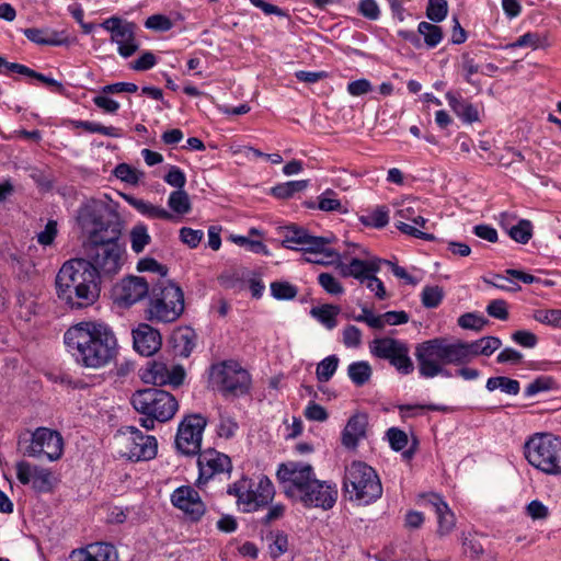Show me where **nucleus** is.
Returning <instances> with one entry per match:
<instances>
[{
    "instance_id": "1",
    "label": "nucleus",
    "mask_w": 561,
    "mask_h": 561,
    "mask_svg": "<svg viewBox=\"0 0 561 561\" xmlns=\"http://www.w3.org/2000/svg\"><path fill=\"white\" fill-rule=\"evenodd\" d=\"M108 217L107 207L95 201L84 204L78 213V221L88 234L83 243L84 260L98 273V278L101 274H116L123 264L124 249L118 242L121 226Z\"/></svg>"
},
{
    "instance_id": "2",
    "label": "nucleus",
    "mask_w": 561,
    "mask_h": 561,
    "mask_svg": "<svg viewBox=\"0 0 561 561\" xmlns=\"http://www.w3.org/2000/svg\"><path fill=\"white\" fill-rule=\"evenodd\" d=\"M64 340L77 363L88 368L104 367L117 353L114 333L102 323L80 322L66 331Z\"/></svg>"
},
{
    "instance_id": "3",
    "label": "nucleus",
    "mask_w": 561,
    "mask_h": 561,
    "mask_svg": "<svg viewBox=\"0 0 561 561\" xmlns=\"http://www.w3.org/2000/svg\"><path fill=\"white\" fill-rule=\"evenodd\" d=\"M55 285L57 297L72 309L92 305L100 295L98 273L84 259L65 262Z\"/></svg>"
},
{
    "instance_id": "4",
    "label": "nucleus",
    "mask_w": 561,
    "mask_h": 561,
    "mask_svg": "<svg viewBox=\"0 0 561 561\" xmlns=\"http://www.w3.org/2000/svg\"><path fill=\"white\" fill-rule=\"evenodd\" d=\"M184 309L182 288L169 279H162L151 289L145 309V319L151 323H173L181 318Z\"/></svg>"
},
{
    "instance_id": "5",
    "label": "nucleus",
    "mask_w": 561,
    "mask_h": 561,
    "mask_svg": "<svg viewBox=\"0 0 561 561\" xmlns=\"http://www.w3.org/2000/svg\"><path fill=\"white\" fill-rule=\"evenodd\" d=\"M130 403L138 413L145 415L140 419V425L146 430L154 428L157 421L171 420L179 409L174 396L157 388L137 390L131 396Z\"/></svg>"
},
{
    "instance_id": "6",
    "label": "nucleus",
    "mask_w": 561,
    "mask_h": 561,
    "mask_svg": "<svg viewBox=\"0 0 561 561\" xmlns=\"http://www.w3.org/2000/svg\"><path fill=\"white\" fill-rule=\"evenodd\" d=\"M524 455L535 469L549 476L561 474V436L535 433L526 439Z\"/></svg>"
},
{
    "instance_id": "7",
    "label": "nucleus",
    "mask_w": 561,
    "mask_h": 561,
    "mask_svg": "<svg viewBox=\"0 0 561 561\" xmlns=\"http://www.w3.org/2000/svg\"><path fill=\"white\" fill-rule=\"evenodd\" d=\"M343 491L350 501L368 505L381 497L382 485L373 467L362 461H353L345 468Z\"/></svg>"
},
{
    "instance_id": "8",
    "label": "nucleus",
    "mask_w": 561,
    "mask_h": 561,
    "mask_svg": "<svg viewBox=\"0 0 561 561\" xmlns=\"http://www.w3.org/2000/svg\"><path fill=\"white\" fill-rule=\"evenodd\" d=\"M414 355L419 373L424 378L437 376L449 378L451 374L445 365H458L454 342L450 343L444 337H435L417 344Z\"/></svg>"
},
{
    "instance_id": "9",
    "label": "nucleus",
    "mask_w": 561,
    "mask_h": 561,
    "mask_svg": "<svg viewBox=\"0 0 561 561\" xmlns=\"http://www.w3.org/2000/svg\"><path fill=\"white\" fill-rule=\"evenodd\" d=\"M209 381L213 388L225 397L243 396L251 386L250 374L234 360H224L211 365Z\"/></svg>"
},
{
    "instance_id": "10",
    "label": "nucleus",
    "mask_w": 561,
    "mask_h": 561,
    "mask_svg": "<svg viewBox=\"0 0 561 561\" xmlns=\"http://www.w3.org/2000/svg\"><path fill=\"white\" fill-rule=\"evenodd\" d=\"M227 493L237 497V504L242 512L250 513L272 502L275 489L267 477H261L256 482L242 478L229 485Z\"/></svg>"
},
{
    "instance_id": "11",
    "label": "nucleus",
    "mask_w": 561,
    "mask_h": 561,
    "mask_svg": "<svg viewBox=\"0 0 561 561\" xmlns=\"http://www.w3.org/2000/svg\"><path fill=\"white\" fill-rule=\"evenodd\" d=\"M115 440L118 454L133 461L150 460L156 457L158 451L156 437L145 435L135 426L122 428Z\"/></svg>"
},
{
    "instance_id": "12",
    "label": "nucleus",
    "mask_w": 561,
    "mask_h": 561,
    "mask_svg": "<svg viewBox=\"0 0 561 561\" xmlns=\"http://www.w3.org/2000/svg\"><path fill=\"white\" fill-rule=\"evenodd\" d=\"M369 352L376 358L388 360L402 375H410L414 370L410 347L404 341L390 336L376 337L369 343Z\"/></svg>"
},
{
    "instance_id": "13",
    "label": "nucleus",
    "mask_w": 561,
    "mask_h": 561,
    "mask_svg": "<svg viewBox=\"0 0 561 561\" xmlns=\"http://www.w3.org/2000/svg\"><path fill=\"white\" fill-rule=\"evenodd\" d=\"M24 447L23 454L27 457L41 458L45 456L49 461L59 459L64 450V440L57 431L47 427H38L32 434L31 439L20 438L19 446Z\"/></svg>"
},
{
    "instance_id": "14",
    "label": "nucleus",
    "mask_w": 561,
    "mask_h": 561,
    "mask_svg": "<svg viewBox=\"0 0 561 561\" xmlns=\"http://www.w3.org/2000/svg\"><path fill=\"white\" fill-rule=\"evenodd\" d=\"M397 229L410 237L433 241L435 236L423 231L427 219L421 214V209L415 201L403 202L394 214Z\"/></svg>"
},
{
    "instance_id": "15",
    "label": "nucleus",
    "mask_w": 561,
    "mask_h": 561,
    "mask_svg": "<svg viewBox=\"0 0 561 561\" xmlns=\"http://www.w3.org/2000/svg\"><path fill=\"white\" fill-rule=\"evenodd\" d=\"M207 425L206 419L201 414L185 417L179 425L175 437L178 450L186 456L201 453L203 432Z\"/></svg>"
},
{
    "instance_id": "16",
    "label": "nucleus",
    "mask_w": 561,
    "mask_h": 561,
    "mask_svg": "<svg viewBox=\"0 0 561 561\" xmlns=\"http://www.w3.org/2000/svg\"><path fill=\"white\" fill-rule=\"evenodd\" d=\"M314 477L311 465L287 460L283 462V493L296 502Z\"/></svg>"
},
{
    "instance_id": "17",
    "label": "nucleus",
    "mask_w": 561,
    "mask_h": 561,
    "mask_svg": "<svg viewBox=\"0 0 561 561\" xmlns=\"http://www.w3.org/2000/svg\"><path fill=\"white\" fill-rule=\"evenodd\" d=\"M197 466L198 478L196 484L198 488L216 477L226 476L229 478L232 470L230 457L213 448L198 454Z\"/></svg>"
},
{
    "instance_id": "18",
    "label": "nucleus",
    "mask_w": 561,
    "mask_h": 561,
    "mask_svg": "<svg viewBox=\"0 0 561 561\" xmlns=\"http://www.w3.org/2000/svg\"><path fill=\"white\" fill-rule=\"evenodd\" d=\"M101 26L111 33V41L117 45L118 54L128 58L139 49L136 41V24L118 16L106 19Z\"/></svg>"
},
{
    "instance_id": "19",
    "label": "nucleus",
    "mask_w": 561,
    "mask_h": 561,
    "mask_svg": "<svg viewBox=\"0 0 561 561\" xmlns=\"http://www.w3.org/2000/svg\"><path fill=\"white\" fill-rule=\"evenodd\" d=\"M337 494L335 483L321 481L313 477L296 502L302 503L306 507H319L327 511L335 505Z\"/></svg>"
},
{
    "instance_id": "20",
    "label": "nucleus",
    "mask_w": 561,
    "mask_h": 561,
    "mask_svg": "<svg viewBox=\"0 0 561 561\" xmlns=\"http://www.w3.org/2000/svg\"><path fill=\"white\" fill-rule=\"evenodd\" d=\"M185 375L182 365H168L164 362L153 360L148 363L142 379L156 386L179 387L183 383Z\"/></svg>"
},
{
    "instance_id": "21",
    "label": "nucleus",
    "mask_w": 561,
    "mask_h": 561,
    "mask_svg": "<svg viewBox=\"0 0 561 561\" xmlns=\"http://www.w3.org/2000/svg\"><path fill=\"white\" fill-rule=\"evenodd\" d=\"M171 503L192 522H198L206 513V505L199 493L191 485H181L171 494Z\"/></svg>"
},
{
    "instance_id": "22",
    "label": "nucleus",
    "mask_w": 561,
    "mask_h": 561,
    "mask_svg": "<svg viewBox=\"0 0 561 561\" xmlns=\"http://www.w3.org/2000/svg\"><path fill=\"white\" fill-rule=\"evenodd\" d=\"M149 295V284L144 277H124L114 287L115 301L123 307H130Z\"/></svg>"
},
{
    "instance_id": "23",
    "label": "nucleus",
    "mask_w": 561,
    "mask_h": 561,
    "mask_svg": "<svg viewBox=\"0 0 561 561\" xmlns=\"http://www.w3.org/2000/svg\"><path fill=\"white\" fill-rule=\"evenodd\" d=\"M16 478L24 485L32 484L36 492L47 493L53 490L51 472L27 461L22 460L16 463Z\"/></svg>"
},
{
    "instance_id": "24",
    "label": "nucleus",
    "mask_w": 561,
    "mask_h": 561,
    "mask_svg": "<svg viewBox=\"0 0 561 561\" xmlns=\"http://www.w3.org/2000/svg\"><path fill=\"white\" fill-rule=\"evenodd\" d=\"M131 334L134 348L142 356H151L161 347L160 332L148 323H139Z\"/></svg>"
},
{
    "instance_id": "25",
    "label": "nucleus",
    "mask_w": 561,
    "mask_h": 561,
    "mask_svg": "<svg viewBox=\"0 0 561 561\" xmlns=\"http://www.w3.org/2000/svg\"><path fill=\"white\" fill-rule=\"evenodd\" d=\"M317 238L295 224L283 226V245L288 249L306 251L312 247L317 248Z\"/></svg>"
},
{
    "instance_id": "26",
    "label": "nucleus",
    "mask_w": 561,
    "mask_h": 561,
    "mask_svg": "<svg viewBox=\"0 0 561 561\" xmlns=\"http://www.w3.org/2000/svg\"><path fill=\"white\" fill-rule=\"evenodd\" d=\"M424 500L431 505L437 516L438 533L440 535L449 534L455 527L456 519L447 503L436 493L424 495Z\"/></svg>"
},
{
    "instance_id": "27",
    "label": "nucleus",
    "mask_w": 561,
    "mask_h": 561,
    "mask_svg": "<svg viewBox=\"0 0 561 561\" xmlns=\"http://www.w3.org/2000/svg\"><path fill=\"white\" fill-rule=\"evenodd\" d=\"M123 197L129 206L149 219L174 220V215L162 206L153 205L148 201L128 194H124Z\"/></svg>"
},
{
    "instance_id": "28",
    "label": "nucleus",
    "mask_w": 561,
    "mask_h": 561,
    "mask_svg": "<svg viewBox=\"0 0 561 561\" xmlns=\"http://www.w3.org/2000/svg\"><path fill=\"white\" fill-rule=\"evenodd\" d=\"M317 248L312 247V249H307L305 252L308 253L306 257L307 262L319 264V265H330L339 261L340 254L329 248L331 242L330 239L324 237L317 238Z\"/></svg>"
},
{
    "instance_id": "29",
    "label": "nucleus",
    "mask_w": 561,
    "mask_h": 561,
    "mask_svg": "<svg viewBox=\"0 0 561 561\" xmlns=\"http://www.w3.org/2000/svg\"><path fill=\"white\" fill-rule=\"evenodd\" d=\"M171 344L176 356L188 357L196 345V333L188 327L178 328L172 333Z\"/></svg>"
},
{
    "instance_id": "30",
    "label": "nucleus",
    "mask_w": 561,
    "mask_h": 561,
    "mask_svg": "<svg viewBox=\"0 0 561 561\" xmlns=\"http://www.w3.org/2000/svg\"><path fill=\"white\" fill-rule=\"evenodd\" d=\"M367 416L358 413L353 415L342 433V444L347 448L356 447L358 440L365 436Z\"/></svg>"
},
{
    "instance_id": "31",
    "label": "nucleus",
    "mask_w": 561,
    "mask_h": 561,
    "mask_svg": "<svg viewBox=\"0 0 561 561\" xmlns=\"http://www.w3.org/2000/svg\"><path fill=\"white\" fill-rule=\"evenodd\" d=\"M25 37L38 45L60 46L66 43L62 33L49 28H25L23 31Z\"/></svg>"
},
{
    "instance_id": "32",
    "label": "nucleus",
    "mask_w": 561,
    "mask_h": 561,
    "mask_svg": "<svg viewBox=\"0 0 561 561\" xmlns=\"http://www.w3.org/2000/svg\"><path fill=\"white\" fill-rule=\"evenodd\" d=\"M446 99L455 114L465 123H473L479 119V112L477 107L463 100L461 96L447 92Z\"/></svg>"
},
{
    "instance_id": "33",
    "label": "nucleus",
    "mask_w": 561,
    "mask_h": 561,
    "mask_svg": "<svg viewBox=\"0 0 561 561\" xmlns=\"http://www.w3.org/2000/svg\"><path fill=\"white\" fill-rule=\"evenodd\" d=\"M381 264L382 260L377 257L369 260L353 257L351 260V277H354L364 284L365 279H367L370 274H376L380 271Z\"/></svg>"
},
{
    "instance_id": "34",
    "label": "nucleus",
    "mask_w": 561,
    "mask_h": 561,
    "mask_svg": "<svg viewBox=\"0 0 561 561\" xmlns=\"http://www.w3.org/2000/svg\"><path fill=\"white\" fill-rule=\"evenodd\" d=\"M308 208H318L322 211H339L341 214L347 213V208L343 206L341 201L337 198V194L333 190H325L318 196L317 205L314 203H308Z\"/></svg>"
},
{
    "instance_id": "35",
    "label": "nucleus",
    "mask_w": 561,
    "mask_h": 561,
    "mask_svg": "<svg viewBox=\"0 0 561 561\" xmlns=\"http://www.w3.org/2000/svg\"><path fill=\"white\" fill-rule=\"evenodd\" d=\"M371 375L373 368L366 360L353 362L347 367V376L357 387H362L367 383L370 380Z\"/></svg>"
},
{
    "instance_id": "36",
    "label": "nucleus",
    "mask_w": 561,
    "mask_h": 561,
    "mask_svg": "<svg viewBox=\"0 0 561 561\" xmlns=\"http://www.w3.org/2000/svg\"><path fill=\"white\" fill-rule=\"evenodd\" d=\"M168 206L174 216H183L191 211L192 204L188 194L185 190H175L170 193L168 198Z\"/></svg>"
},
{
    "instance_id": "37",
    "label": "nucleus",
    "mask_w": 561,
    "mask_h": 561,
    "mask_svg": "<svg viewBox=\"0 0 561 561\" xmlns=\"http://www.w3.org/2000/svg\"><path fill=\"white\" fill-rule=\"evenodd\" d=\"M485 388L489 391H494L500 389L502 392L510 394V396H516L518 394L520 390V386L518 380L512 379L504 376L499 377H491L486 380Z\"/></svg>"
},
{
    "instance_id": "38",
    "label": "nucleus",
    "mask_w": 561,
    "mask_h": 561,
    "mask_svg": "<svg viewBox=\"0 0 561 561\" xmlns=\"http://www.w3.org/2000/svg\"><path fill=\"white\" fill-rule=\"evenodd\" d=\"M458 365L469 363L472 357L481 355L480 353V341L473 342H454Z\"/></svg>"
},
{
    "instance_id": "39",
    "label": "nucleus",
    "mask_w": 561,
    "mask_h": 561,
    "mask_svg": "<svg viewBox=\"0 0 561 561\" xmlns=\"http://www.w3.org/2000/svg\"><path fill=\"white\" fill-rule=\"evenodd\" d=\"M339 312L340 308L333 305H324L311 309L312 317H314L329 330H332L336 327V317Z\"/></svg>"
},
{
    "instance_id": "40",
    "label": "nucleus",
    "mask_w": 561,
    "mask_h": 561,
    "mask_svg": "<svg viewBox=\"0 0 561 561\" xmlns=\"http://www.w3.org/2000/svg\"><path fill=\"white\" fill-rule=\"evenodd\" d=\"M417 33L423 36L428 48L436 47L443 39L442 28L428 22H421L417 26Z\"/></svg>"
},
{
    "instance_id": "41",
    "label": "nucleus",
    "mask_w": 561,
    "mask_h": 561,
    "mask_svg": "<svg viewBox=\"0 0 561 561\" xmlns=\"http://www.w3.org/2000/svg\"><path fill=\"white\" fill-rule=\"evenodd\" d=\"M129 237L131 250L135 253H141L151 241L148 229L144 224L135 225L130 230Z\"/></svg>"
},
{
    "instance_id": "42",
    "label": "nucleus",
    "mask_w": 561,
    "mask_h": 561,
    "mask_svg": "<svg viewBox=\"0 0 561 561\" xmlns=\"http://www.w3.org/2000/svg\"><path fill=\"white\" fill-rule=\"evenodd\" d=\"M239 425L234 417L227 411H219V423L217 425V434L219 437L230 439L236 436Z\"/></svg>"
},
{
    "instance_id": "43",
    "label": "nucleus",
    "mask_w": 561,
    "mask_h": 561,
    "mask_svg": "<svg viewBox=\"0 0 561 561\" xmlns=\"http://www.w3.org/2000/svg\"><path fill=\"white\" fill-rule=\"evenodd\" d=\"M339 357L330 355L322 359L316 369L317 378L320 382H328L335 374L339 366Z\"/></svg>"
},
{
    "instance_id": "44",
    "label": "nucleus",
    "mask_w": 561,
    "mask_h": 561,
    "mask_svg": "<svg viewBox=\"0 0 561 561\" xmlns=\"http://www.w3.org/2000/svg\"><path fill=\"white\" fill-rule=\"evenodd\" d=\"M507 234L514 241L526 244L533 237V224L527 219H518Z\"/></svg>"
},
{
    "instance_id": "45",
    "label": "nucleus",
    "mask_w": 561,
    "mask_h": 561,
    "mask_svg": "<svg viewBox=\"0 0 561 561\" xmlns=\"http://www.w3.org/2000/svg\"><path fill=\"white\" fill-rule=\"evenodd\" d=\"M444 298V290L442 287L425 286L421 293V301L425 308L433 309L440 305Z\"/></svg>"
},
{
    "instance_id": "46",
    "label": "nucleus",
    "mask_w": 561,
    "mask_h": 561,
    "mask_svg": "<svg viewBox=\"0 0 561 561\" xmlns=\"http://www.w3.org/2000/svg\"><path fill=\"white\" fill-rule=\"evenodd\" d=\"M94 561H115V548L105 542H95L88 546Z\"/></svg>"
},
{
    "instance_id": "47",
    "label": "nucleus",
    "mask_w": 561,
    "mask_h": 561,
    "mask_svg": "<svg viewBox=\"0 0 561 561\" xmlns=\"http://www.w3.org/2000/svg\"><path fill=\"white\" fill-rule=\"evenodd\" d=\"M114 175L123 182L135 185L145 174L127 163H119L114 169Z\"/></svg>"
},
{
    "instance_id": "48",
    "label": "nucleus",
    "mask_w": 561,
    "mask_h": 561,
    "mask_svg": "<svg viewBox=\"0 0 561 561\" xmlns=\"http://www.w3.org/2000/svg\"><path fill=\"white\" fill-rule=\"evenodd\" d=\"M309 186V179L283 181V199L300 196Z\"/></svg>"
},
{
    "instance_id": "49",
    "label": "nucleus",
    "mask_w": 561,
    "mask_h": 561,
    "mask_svg": "<svg viewBox=\"0 0 561 561\" xmlns=\"http://www.w3.org/2000/svg\"><path fill=\"white\" fill-rule=\"evenodd\" d=\"M360 221L367 227L383 228L389 222V214L386 207H378L371 213L362 216Z\"/></svg>"
},
{
    "instance_id": "50",
    "label": "nucleus",
    "mask_w": 561,
    "mask_h": 561,
    "mask_svg": "<svg viewBox=\"0 0 561 561\" xmlns=\"http://www.w3.org/2000/svg\"><path fill=\"white\" fill-rule=\"evenodd\" d=\"M448 12V4L446 0H430L426 9V16L428 20L438 23L445 20Z\"/></svg>"
},
{
    "instance_id": "51",
    "label": "nucleus",
    "mask_w": 561,
    "mask_h": 561,
    "mask_svg": "<svg viewBox=\"0 0 561 561\" xmlns=\"http://www.w3.org/2000/svg\"><path fill=\"white\" fill-rule=\"evenodd\" d=\"M12 68L15 70L16 73L24 75V76H27L31 78H35L49 87L57 88V90L62 89V84L59 81H57L53 78L46 77L43 73L36 72L33 69H31L24 65H15V66L13 65Z\"/></svg>"
},
{
    "instance_id": "52",
    "label": "nucleus",
    "mask_w": 561,
    "mask_h": 561,
    "mask_svg": "<svg viewBox=\"0 0 561 561\" xmlns=\"http://www.w3.org/2000/svg\"><path fill=\"white\" fill-rule=\"evenodd\" d=\"M488 320L476 313H465L458 318V325L466 330L481 331Z\"/></svg>"
},
{
    "instance_id": "53",
    "label": "nucleus",
    "mask_w": 561,
    "mask_h": 561,
    "mask_svg": "<svg viewBox=\"0 0 561 561\" xmlns=\"http://www.w3.org/2000/svg\"><path fill=\"white\" fill-rule=\"evenodd\" d=\"M318 283L330 295H342L344 293L342 284L330 273L319 274Z\"/></svg>"
},
{
    "instance_id": "54",
    "label": "nucleus",
    "mask_w": 561,
    "mask_h": 561,
    "mask_svg": "<svg viewBox=\"0 0 561 561\" xmlns=\"http://www.w3.org/2000/svg\"><path fill=\"white\" fill-rule=\"evenodd\" d=\"M351 318L356 322L366 323L371 329L381 330L380 314H375L366 306L362 307V312L358 316H351Z\"/></svg>"
},
{
    "instance_id": "55",
    "label": "nucleus",
    "mask_w": 561,
    "mask_h": 561,
    "mask_svg": "<svg viewBox=\"0 0 561 561\" xmlns=\"http://www.w3.org/2000/svg\"><path fill=\"white\" fill-rule=\"evenodd\" d=\"M145 26L156 32H167L173 27V22L163 14H153L145 21Z\"/></svg>"
},
{
    "instance_id": "56",
    "label": "nucleus",
    "mask_w": 561,
    "mask_h": 561,
    "mask_svg": "<svg viewBox=\"0 0 561 561\" xmlns=\"http://www.w3.org/2000/svg\"><path fill=\"white\" fill-rule=\"evenodd\" d=\"M165 183L176 190H184L186 176L184 172L176 165H171L168 173L163 176Z\"/></svg>"
},
{
    "instance_id": "57",
    "label": "nucleus",
    "mask_w": 561,
    "mask_h": 561,
    "mask_svg": "<svg viewBox=\"0 0 561 561\" xmlns=\"http://www.w3.org/2000/svg\"><path fill=\"white\" fill-rule=\"evenodd\" d=\"M552 386L553 380L550 377H538L525 388L524 394L526 397H534L539 392L550 390Z\"/></svg>"
},
{
    "instance_id": "58",
    "label": "nucleus",
    "mask_w": 561,
    "mask_h": 561,
    "mask_svg": "<svg viewBox=\"0 0 561 561\" xmlns=\"http://www.w3.org/2000/svg\"><path fill=\"white\" fill-rule=\"evenodd\" d=\"M342 335L343 343L348 348H356L362 344V331L355 325H346Z\"/></svg>"
},
{
    "instance_id": "59",
    "label": "nucleus",
    "mask_w": 561,
    "mask_h": 561,
    "mask_svg": "<svg viewBox=\"0 0 561 561\" xmlns=\"http://www.w3.org/2000/svg\"><path fill=\"white\" fill-rule=\"evenodd\" d=\"M230 239L233 243L245 248L250 252L266 253V247L261 241L251 240L250 238L244 236H231Z\"/></svg>"
},
{
    "instance_id": "60",
    "label": "nucleus",
    "mask_w": 561,
    "mask_h": 561,
    "mask_svg": "<svg viewBox=\"0 0 561 561\" xmlns=\"http://www.w3.org/2000/svg\"><path fill=\"white\" fill-rule=\"evenodd\" d=\"M381 330L386 325H399L409 321V314L405 311H387L380 314Z\"/></svg>"
},
{
    "instance_id": "61",
    "label": "nucleus",
    "mask_w": 561,
    "mask_h": 561,
    "mask_svg": "<svg viewBox=\"0 0 561 561\" xmlns=\"http://www.w3.org/2000/svg\"><path fill=\"white\" fill-rule=\"evenodd\" d=\"M387 436L390 443V446L393 450L400 451L404 449V447L408 445V436L407 434L396 427H391L387 432Z\"/></svg>"
},
{
    "instance_id": "62",
    "label": "nucleus",
    "mask_w": 561,
    "mask_h": 561,
    "mask_svg": "<svg viewBox=\"0 0 561 561\" xmlns=\"http://www.w3.org/2000/svg\"><path fill=\"white\" fill-rule=\"evenodd\" d=\"M535 319L541 323L551 324L561 328V310H539L535 313Z\"/></svg>"
},
{
    "instance_id": "63",
    "label": "nucleus",
    "mask_w": 561,
    "mask_h": 561,
    "mask_svg": "<svg viewBox=\"0 0 561 561\" xmlns=\"http://www.w3.org/2000/svg\"><path fill=\"white\" fill-rule=\"evenodd\" d=\"M57 233V222L55 220H48L45 229L37 234V242L44 247L53 244Z\"/></svg>"
},
{
    "instance_id": "64",
    "label": "nucleus",
    "mask_w": 561,
    "mask_h": 561,
    "mask_svg": "<svg viewBox=\"0 0 561 561\" xmlns=\"http://www.w3.org/2000/svg\"><path fill=\"white\" fill-rule=\"evenodd\" d=\"M204 233L202 230H194L188 227H183L180 229V239L183 243L187 244L190 248H196Z\"/></svg>"
}]
</instances>
